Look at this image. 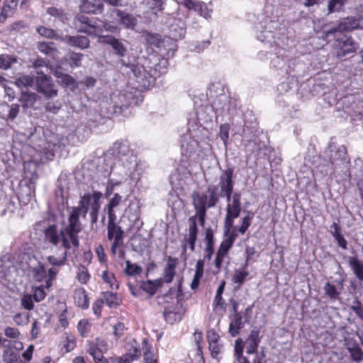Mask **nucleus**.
<instances>
[{
    "label": "nucleus",
    "mask_w": 363,
    "mask_h": 363,
    "mask_svg": "<svg viewBox=\"0 0 363 363\" xmlns=\"http://www.w3.org/2000/svg\"><path fill=\"white\" fill-rule=\"evenodd\" d=\"M75 26L79 32L86 33L89 35L99 37V42L111 47L114 54L120 57L127 54V48L124 43L111 35H103V28L91 23L89 17L79 16L75 18Z\"/></svg>",
    "instance_id": "nucleus-1"
},
{
    "label": "nucleus",
    "mask_w": 363,
    "mask_h": 363,
    "mask_svg": "<svg viewBox=\"0 0 363 363\" xmlns=\"http://www.w3.org/2000/svg\"><path fill=\"white\" fill-rule=\"evenodd\" d=\"M69 216L67 225L62 228L64 235L63 247L70 250L72 247L77 248L79 246V240L78 234L82 230V225L79 220V217H82V213L79 209L71 207L68 208Z\"/></svg>",
    "instance_id": "nucleus-2"
},
{
    "label": "nucleus",
    "mask_w": 363,
    "mask_h": 363,
    "mask_svg": "<svg viewBox=\"0 0 363 363\" xmlns=\"http://www.w3.org/2000/svg\"><path fill=\"white\" fill-rule=\"evenodd\" d=\"M103 197L102 192L96 190H92L91 192L85 193L80 197L77 206H74L79 209L82 213V218H86L89 213L91 221L92 223H96L98 221L99 212L101 208V199Z\"/></svg>",
    "instance_id": "nucleus-3"
},
{
    "label": "nucleus",
    "mask_w": 363,
    "mask_h": 363,
    "mask_svg": "<svg viewBox=\"0 0 363 363\" xmlns=\"http://www.w3.org/2000/svg\"><path fill=\"white\" fill-rule=\"evenodd\" d=\"M325 157L329 160L330 166L322 171L325 174H333L338 167L345 166L347 162V150L344 145L337 146L330 143L324 152Z\"/></svg>",
    "instance_id": "nucleus-4"
},
{
    "label": "nucleus",
    "mask_w": 363,
    "mask_h": 363,
    "mask_svg": "<svg viewBox=\"0 0 363 363\" xmlns=\"http://www.w3.org/2000/svg\"><path fill=\"white\" fill-rule=\"evenodd\" d=\"M38 178V175L35 171H28L25 168L23 178L19 183L17 193L20 201L27 203L35 196Z\"/></svg>",
    "instance_id": "nucleus-5"
},
{
    "label": "nucleus",
    "mask_w": 363,
    "mask_h": 363,
    "mask_svg": "<svg viewBox=\"0 0 363 363\" xmlns=\"http://www.w3.org/2000/svg\"><path fill=\"white\" fill-rule=\"evenodd\" d=\"M220 197L218 186L216 185L208 186L206 192L199 193L194 191L191 194L193 205H201V207L206 209L215 207Z\"/></svg>",
    "instance_id": "nucleus-6"
},
{
    "label": "nucleus",
    "mask_w": 363,
    "mask_h": 363,
    "mask_svg": "<svg viewBox=\"0 0 363 363\" xmlns=\"http://www.w3.org/2000/svg\"><path fill=\"white\" fill-rule=\"evenodd\" d=\"M162 280L156 279L154 281H140L135 280L132 281L130 279H128L127 285L131 294L134 296H139L141 290L147 292L150 295H154L157 289L162 286Z\"/></svg>",
    "instance_id": "nucleus-7"
},
{
    "label": "nucleus",
    "mask_w": 363,
    "mask_h": 363,
    "mask_svg": "<svg viewBox=\"0 0 363 363\" xmlns=\"http://www.w3.org/2000/svg\"><path fill=\"white\" fill-rule=\"evenodd\" d=\"M112 155L122 162L124 167H128L135 163V156L130 149L129 145L125 140H118L113 143L111 148Z\"/></svg>",
    "instance_id": "nucleus-8"
},
{
    "label": "nucleus",
    "mask_w": 363,
    "mask_h": 363,
    "mask_svg": "<svg viewBox=\"0 0 363 363\" xmlns=\"http://www.w3.org/2000/svg\"><path fill=\"white\" fill-rule=\"evenodd\" d=\"M333 35L335 38L333 47L338 57H343L356 52V44L351 36L346 34Z\"/></svg>",
    "instance_id": "nucleus-9"
},
{
    "label": "nucleus",
    "mask_w": 363,
    "mask_h": 363,
    "mask_svg": "<svg viewBox=\"0 0 363 363\" xmlns=\"http://www.w3.org/2000/svg\"><path fill=\"white\" fill-rule=\"evenodd\" d=\"M236 238L237 234L234 232H232L226 239L221 242L216 252V259L214 260L216 273H218L220 271L222 264L225 260H227V264L229 263L228 253L233 247Z\"/></svg>",
    "instance_id": "nucleus-10"
},
{
    "label": "nucleus",
    "mask_w": 363,
    "mask_h": 363,
    "mask_svg": "<svg viewBox=\"0 0 363 363\" xmlns=\"http://www.w3.org/2000/svg\"><path fill=\"white\" fill-rule=\"evenodd\" d=\"M37 74H39L35 79L37 91L42 94L46 99L56 96L57 95V89L52 82L51 77L39 70H37Z\"/></svg>",
    "instance_id": "nucleus-11"
},
{
    "label": "nucleus",
    "mask_w": 363,
    "mask_h": 363,
    "mask_svg": "<svg viewBox=\"0 0 363 363\" xmlns=\"http://www.w3.org/2000/svg\"><path fill=\"white\" fill-rule=\"evenodd\" d=\"M234 169L233 167H228L227 169L222 171L220 177L218 189H220V191L219 192L221 197L229 196L231 194H234L233 188H234Z\"/></svg>",
    "instance_id": "nucleus-12"
},
{
    "label": "nucleus",
    "mask_w": 363,
    "mask_h": 363,
    "mask_svg": "<svg viewBox=\"0 0 363 363\" xmlns=\"http://www.w3.org/2000/svg\"><path fill=\"white\" fill-rule=\"evenodd\" d=\"M189 234L184 236L182 244V255L185 256L186 253V247L189 245L191 252L195 250V243L197 239L198 228L196 223V216H191L189 219Z\"/></svg>",
    "instance_id": "nucleus-13"
},
{
    "label": "nucleus",
    "mask_w": 363,
    "mask_h": 363,
    "mask_svg": "<svg viewBox=\"0 0 363 363\" xmlns=\"http://www.w3.org/2000/svg\"><path fill=\"white\" fill-rule=\"evenodd\" d=\"M361 18L356 19L352 17H348L343 19L336 26L330 28L326 31L328 36L333 34H342L343 32L352 30L359 26Z\"/></svg>",
    "instance_id": "nucleus-14"
},
{
    "label": "nucleus",
    "mask_w": 363,
    "mask_h": 363,
    "mask_svg": "<svg viewBox=\"0 0 363 363\" xmlns=\"http://www.w3.org/2000/svg\"><path fill=\"white\" fill-rule=\"evenodd\" d=\"M260 341L259 331L258 330H252L247 339L245 341L243 340V347H245L246 353L251 354L259 352L258 347Z\"/></svg>",
    "instance_id": "nucleus-15"
},
{
    "label": "nucleus",
    "mask_w": 363,
    "mask_h": 363,
    "mask_svg": "<svg viewBox=\"0 0 363 363\" xmlns=\"http://www.w3.org/2000/svg\"><path fill=\"white\" fill-rule=\"evenodd\" d=\"M241 194L238 191H235L233 194H231L226 197V201L228 202L226 206V212L233 216H239L241 212Z\"/></svg>",
    "instance_id": "nucleus-16"
},
{
    "label": "nucleus",
    "mask_w": 363,
    "mask_h": 363,
    "mask_svg": "<svg viewBox=\"0 0 363 363\" xmlns=\"http://www.w3.org/2000/svg\"><path fill=\"white\" fill-rule=\"evenodd\" d=\"M185 310L180 306L167 307L163 313L164 317L167 323L174 324L182 320Z\"/></svg>",
    "instance_id": "nucleus-17"
},
{
    "label": "nucleus",
    "mask_w": 363,
    "mask_h": 363,
    "mask_svg": "<svg viewBox=\"0 0 363 363\" xmlns=\"http://www.w3.org/2000/svg\"><path fill=\"white\" fill-rule=\"evenodd\" d=\"M104 6L102 0H81L80 11L86 13H101Z\"/></svg>",
    "instance_id": "nucleus-18"
},
{
    "label": "nucleus",
    "mask_w": 363,
    "mask_h": 363,
    "mask_svg": "<svg viewBox=\"0 0 363 363\" xmlns=\"http://www.w3.org/2000/svg\"><path fill=\"white\" fill-rule=\"evenodd\" d=\"M63 230H58L56 225H50L45 230V237L47 241L51 244L57 246L60 243L63 247L62 237L64 235Z\"/></svg>",
    "instance_id": "nucleus-19"
},
{
    "label": "nucleus",
    "mask_w": 363,
    "mask_h": 363,
    "mask_svg": "<svg viewBox=\"0 0 363 363\" xmlns=\"http://www.w3.org/2000/svg\"><path fill=\"white\" fill-rule=\"evenodd\" d=\"M107 237L109 240L123 241V231L121 228L116 225V218L108 217Z\"/></svg>",
    "instance_id": "nucleus-20"
},
{
    "label": "nucleus",
    "mask_w": 363,
    "mask_h": 363,
    "mask_svg": "<svg viewBox=\"0 0 363 363\" xmlns=\"http://www.w3.org/2000/svg\"><path fill=\"white\" fill-rule=\"evenodd\" d=\"M141 355L140 350L137 347H133L130 351L120 357H112L108 359V363H131Z\"/></svg>",
    "instance_id": "nucleus-21"
},
{
    "label": "nucleus",
    "mask_w": 363,
    "mask_h": 363,
    "mask_svg": "<svg viewBox=\"0 0 363 363\" xmlns=\"http://www.w3.org/2000/svg\"><path fill=\"white\" fill-rule=\"evenodd\" d=\"M169 30L172 38L182 39L186 33L185 23L181 18H174L169 26Z\"/></svg>",
    "instance_id": "nucleus-22"
},
{
    "label": "nucleus",
    "mask_w": 363,
    "mask_h": 363,
    "mask_svg": "<svg viewBox=\"0 0 363 363\" xmlns=\"http://www.w3.org/2000/svg\"><path fill=\"white\" fill-rule=\"evenodd\" d=\"M198 142L192 138L191 133L187 132L182 136L181 139V148L183 153L190 156L193 152H195L198 147Z\"/></svg>",
    "instance_id": "nucleus-23"
},
{
    "label": "nucleus",
    "mask_w": 363,
    "mask_h": 363,
    "mask_svg": "<svg viewBox=\"0 0 363 363\" xmlns=\"http://www.w3.org/2000/svg\"><path fill=\"white\" fill-rule=\"evenodd\" d=\"M211 106L215 110V111L216 113L217 112H220V113H223L225 112L229 113L230 111V104L229 97L224 94H220L212 101Z\"/></svg>",
    "instance_id": "nucleus-24"
},
{
    "label": "nucleus",
    "mask_w": 363,
    "mask_h": 363,
    "mask_svg": "<svg viewBox=\"0 0 363 363\" xmlns=\"http://www.w3.org/2000/svg\"><path fill=\"white\" fill-rule=\"evenodd\" d=\"M19 0H4L0 11V22L4 23L15 13Z\"/></svg>",
    "instance_id": "nucleus-25"
},
{
    "label": "nucleus",
    "mask_w": 363,
    "mask_h": 363,
    "mask_svg": "<svg viewBox=\"0 0 363 363\" xmlns=\"http://www.w3.org/2000/svg\"><path fill=\"white\" fill-rule=\"evenodd\" d=\"M113 13H115L121 24L123 25L126 28L133 29L137 24V19L132 15L125 13L119 9H113Z\"/></svg>",
    "instance_id": "nucleus-26"
},
{
    "label": "nucleus",
    "mask_w": 363,
    "mask_h": 363,
    "mask_svg": "<svg viewBox=\"0 0 363 363\" xmlns=\"http://www.w3.org/2000/svg\"><path fill=\"white\" fill-rule=\"evenodd\" d=\"M243 316L240 313L233 314L231 321L229 325V333L232 337H235L240 333V330L244 327L245 323L247 320H242Z\"/></svg>",
    "instance_id": "nucleus-27"
},
{
    "label": "nucleus",
    "mask_w": 363,
    "mask_h": 363,
    "mask_svg": "<svg viewBox=\"0 0 363 363\" xmlns=\"http://www.w3.org/2000/svg\"><path fill=\"white\" fill-rule=\"evenodd\" d=\"M74 300L76 305L82 309H86L89 306V298L83 287L77 288L74 291Z\"/></svg>",
    "instance_id": "nucleus-28"
},
{
    "label": "nucleus",
    "mask_w": 363,
    "mask_h": 363,
    "mask_svg": "<svg viewBox=\"0 0 363 363\" xmlns=\"http://www.w3.org/2000/svg\"><path fill=\"white\" fill-rule=\"evenodd\" d=\"M233 363H251L243 354V340L238 338L235 342Z\"/></svg>",
    "instance_id": "nucleus-29"
},
{
    "label": "nucleus",
    "mask_w": 363,
    "mask_h": 363,
    "mask_svg": "<svg viewBox=\"0 0 363 363\" xmlns=\"http://www.w3.org/2000/svg\"><path fill=\"white\" fill-rule=\"evenodd\" d=\"M206 246L204 249V259L210 260L214 252V236L211 229L206 230L205 236Z\"/></svg>",
    "instance_id": "nucleus-30"
},
{
    "label": "nucleus",
    "mask_w": 363,
    "mask_h": 363,
    "mask_svg": "<svg viewBox=\"0 0 363 363\" xmlns=\"http://www.w3.org/2000/svg\"><path fill=\"white\" fill-rule=\"evenodd\" d=\"M67 43L72 47H77L81 49L87 48L89 46L90 41L89 38L84 35L67 36Z\"/></svg>",
    "instance_id": "nucleus-31"
},
{
    "label": "nucleus",
    "mask_w": 363,
    "mask_h": 363,
    "mask_svg": "<svg viewBox=\"0 0 363 363\" xmlns=\"http://www.w3.org/2000/svg\"><path fill=\"white\" fill-rule=\"evenodd\" d=\"M176 261V259L172 258V257L168 258L167 264L164 269L162 282L164 281L166 283H170L172 281L175 275Z\"/></svg>",
    "instance_id": "nucleus-32"
},
{
    "label": "nucleus",
    "mask_w": 363,
    "mask_h": 363,
    "mask_svg": "<svg viewBox=\"0 0 363 363\" xmlns=\"http://www.w3.org/2000/svg\"><path fill=\"white\" fill-rule=\"evenodd\" d=\"M101 299L109 308H117L121 303V299L118 296L117 294L106 291L101 294Z\"/></svg>",
    "instance_id": "nucleus-33"
},
{
    "label": "nucleus",
    "mask_w": 363,
    "mask_h": 363,
    "mask_svg": "<svg viewBox=\"0 0 363 363\" xmlns=\"http://www.w3.org/2000/svg\"><path fill=\"white\" fill-rule=\"evenodd\" d=\"M287 61L288 60L286 58L275 56L272 59L271 64L273 67L280 69L281 72L284 71L288 75H291L292 70L291 69V65H286Z\"/></svg>",
    "instance_id": "nucleus-34"
},
{
    "label": "nucleus",
    "mask_w": 363,
    "mask_h": 363,
    "mask_svg": "<svg viewBox=\"0 0 363 363\" xmlns=\"http://www.w3.org/2000/svg\"><path fill=\"white\" fill-rule=\"evenodd\" d=\"M247 267L244 265L242 268L237 269L234 272L232 277V281L238 284V287H240L249 277L250 273L247 270Z\"/></svg>",
    "instance_id": "nucleus-35"
},
{
    "label": "nucleus",
    "mask_w": 363,
    "mask_h": 363,
    "mask_svg": "<svg viewBox=\"0 0 363 363\" xmlns=\"http://www.w3.org/2000/svg\"><path fill=\"white\" fill-rule=\"evenodd\" d=\"M37 99V95L31 91H22L19 98V101L22 104L24 108L31 107L34 105Z\"/></svg>",
    "instance_id": "nucleus-36"
},
{
    "label": "nucleus",
    "mask_w": 363,
    "mask_h": 363,
    "mask_svg": "<svg viewBox=\"0 0 363 363\" xmlns=\"http://www.w3.org/2000/svg\"><path fill=\"white\" fill-rule=\"evenodd\" d=\"M122 202V196L118 193L114 194L106 206L108 217L116 218L114 208L118 206Z\"/></svg>",
    "instance_id": "nucleus-37"
},
{
    "label": "nucleus",
    "mask_w": 363,
    "mask_h": 363,
    "mask_svg": "<svg viewBox=\"0 0 363 363\" xmlns=\"http://www.w3.org/2000/svg\"><path fill=\"white\" fill-rule=\"evenodd\" d=\"M143 272V269L140 266L137 264L131 263L130 260L125 261V268L124 269V272L125 274L130 277L129 279L133 281V278L138 274H140ZM135 279L133 280V281Z\"/></svg>",
    "instance_id": "nucleus-38"
},
{
    "label": "nucleus",
    "mask_w": 363,
    "mask_h": 363,
    "mask_svg": "<svg viewBox=\"0 0 363 363\" xmlns=\"http://www.w3.org/2000/svg\"><path fill=\"white\" fill-rule=\"evenodd\" d=\"M88 353L93 357L94 363H108V359L104 357V351L97 349L89 345Z\"/></svg>",
    "instance_id": "nucleus-39"
},
{
    "label": "nucleus",
    "mask_w": 363,
    "mask_h": 363,
    "mask_svg": "<svg viewBox=\"0 0 363 363\" xmlns=\"http://www.w3.org/2000/svg\"><path fill=\"white\" fill-rule=\"evenodd\" d=\"M143 345L144 346V363H158L157 359L155 357V354L151 351V346L148 344L147 340L144 339L143 340Z\"/></svg>",
    "instance_id": "nucleus-40"
},
{
    "label": "nucleus",
    "mask_w": 363,
    "mask_h": 363,
    "mask_svg": "<svg viewBox=\"0 0 363 363\" xmlns=\"http://www.w3.org/2000/svg\"><path fill=\"white\" fill-rule=\"evenodd\" d=\"M32 274L37 281H42L47 278V270L44 264L39 263L38 266L32 269Z\"/></svg>",
    "instance_id": "nucleus-41"
},
{
    "label": "nucleus",
    "mask_w": 363,
    "mask_h": 363,
    "mask_svg": "<svg viewBox=\"0 0 363 363\" xmlns=\"http://www.w3.org/2000/svg\"><path fill=\"white\" fill-rule=\"evenodd\" d=\"M77 279L82 284H86L90 279L88 269L84 265H79L77 271Z\"/></svg>",
    "instance_id": "nucleus-42"
},
{
    "label": "nucleus",
    "mask_w": 363,
    "mask_h": 363,
    "mask_svg": "<svg viewBox=\"0 0 363 363\" xmlns=\"http://www.w3.org/2000/svg\"><path fill=\"white\" fill-rule=\"evenodd\" d=\"M16 62H17V58L15 56L5 54L0 55V69H8Z\"/></svg>",
    "instance_id": "nucleus-43"
},
{
    "label": "nucleus",
    "mask_w": 363,
    "mask_h": 363,
    "mask_svg": "<svg viewBox=\"0 0 363 363\" xmlns=\"http://www.w3.org/2000/svg\"><path fill=\"white\" fill-rule=\"evenodd\" d=\"M67 258V252L66 250L63 252L60 257L48 256L47 260L48 263L52 266L61 267L65 265Z\"/></svg>",
    "instance_id": "nucleus-44"
},
{
    "label": "nucleus",
    "mask_w": 363,
    "mask_h": 363,
    "mask_svg": "<svg viewBox=\"0 0 363 363\" xmlns=\"http://www.w3.org/2000/svg\"><path fill=\"white\" fill-rule=\"evenodd\" d=\"M254 218V213L248 211L247 214L242 218L241 225L238 229L239 233L245 234L248 228L251 225L252 220Z\"/></svg>",
    "instance_id": "nucleus-45"
},
{
    "label": "nucleus",
    "mask_w": 363,
    "mask_h": 363,
    "mask_svg": "<svg viewBox=\"0 0 363 363\" xmlns=\"http://www.w3.org/2000/svg\"><path fill=\"white\" fill-rule=\"evenodd\" d=\"M34 83V78L30 75H23L16 79L15 84L18 87L32 86Z\"/></svg>",
    "instance_id": "nucleus-46"
},
{
    "label": "nucleus",
    "mask_w": 363,
    "mask_h": 363,
    "mask_svg": "<svg viewBox=\"0 0 363 363\" xmlns=\"http://www.w3.org/2000/svg\"><path fill=\"white\" fill-rule=\"evenodd\" d=\"M325 294L331 299V300H337L339 298L340 293L337 291L335 286L330 284V282H326L324 286Z\"/></svg>",
    "instance_id": "nucleus-47"
},
{
    "label": "nucleus",
    "mask_w": 363,
    "mask_h": 363,
    "mask_svg": "<svg viewBox=\"0 0 363 363\" xmlns=\"http://www.w3.org/2000/svg\"><path fill=\"white\" fill-rule=\"evenodd\" d=\"M123 244V241L113 240L111 247V253L113 255H118V258L121 259L125 258V251L121 248Z\"/></svg>",
    "instance_id": "nucleus-48"
},
{
    "label": "nucleus",
    "mask_w": 363,
    "mask_h": 363,
    "mask_svg": "<svg viewBox=\"0 0 363 363\" xmlns=\"http://www.w3.org/2000/svg\"><path fill=\"white\" fill-rule=\"evenodd\" d=\"M195 210H196V215L194 216H196V220L198 218V220L200 223L201 225H203L205 223V219L206 216V211L207 209L205 208V207H201V205H193Z\"/></svg>",
    "instance_id": "nucleus-49"
},
{
    "label": "nucleus",
    "mask_w": 363,
    "mask_h": 363,
    "mask_svg": "<svg viewBox=\"0 0 363 363\" xmlns=\"http://www.w3.org/2000/svg\"><path fill=\"white\" fill-rule=\"evenodd\" d=\"M13 321L18 325H27L29 322V315L26 312L18 313L13 316Z\"/></svg>",
    "instance_id": "nucleus-50"
},
{
    "label": "nucleus",
    "mask_w": 363,
    "mask_h": 363,
    "mask_svg": "<svg viewBox=\"0 0 363 363\" xmlns=\"http://www.w3.org/2000/svg\"><path fill=\"white\" fill-rule=\"evenodd\" d=\"M346 0H330L328 3V11L333 13L342 9Z\"/></svg>",
    "instance_id": "nucleus-51"
},
{
    "label": "nucleus",
    "mask_w": 363,
    "mask_h": 363,
    "mask_svg": "<svg viewBox=\"0 0 363 363\" xmlns=\"http://www.w3.org/2000/svg\"><path fill=\"white\" fill-rule=\"evenodd\" d=\"M90 324L87 320L82 319L77 324V330L82 337H86L90 329Z\"/></svg>",
    "instance_id": "nucleus-52"
},
{
    "label": "nucleus",
    "mask_w": 363,
    "mask_h": 363,
    "mask_svg": "<svg viewBox=\"0 0 363 363\" xmlns=\"http://www.w3.org/2000/svg\"><path fill=\"white\" fill-rule=\"evenodd\" d=\"M46 12L49 15L57 18L61 21H64V19L65 18V14L64 13V11L61 9H58L53 6L48 7L46 10Z\"/></svg>",
    "instance_id": "nucleus-53"
},
{
    "label": "nucleus",
    "mask_w": 363,
    "mask_h": 363,
    "mask_svg": "<svg viewBox=\"0 0 363 363\" xmlns=\"http://www.w3.org/2000/svg\"><path fill=\"white\" fill-rule=\"evenodd\" d=\"M33 297L30 294H25L21 298V306L26 310H32L34 307Z\"/></svg>",
    "instance_id": "nucleus-54"
},
{
    "label": "nucleus",
    "mask_w": 363,
    "mask_h": 363,
    "mask_svg": "<svg viewBox=\"0 0 363 363\" xmlns=\"http://www.w3.org/2000/svg\"><path fill=\"white\" fill-rule=\"evenodd\" d=\"M239 216H233V214L228 213L226 212L225 220H224V228H225V233H229L230 229L233 226L234 220Z\"/></svg>",
    "instance_id": "nucleus-55"
},
{
    "label": "nucleus",
    "mask_w": 363,
    "mask_h": 363,
    "mask_svg": "<svg viewBox=\"0 0 363 363\" xmlns=\"http://www.w3.org/2000/svg\"><path fill=\"white\" fill-rule=\"evenodd\" d=\"M36 31L43 37L47 38H53L55 37V30L52 28H48L45 26H39L36 28Z\"/></svg>",
    "instance_id": "nucleus-56"
},
{
    "label": "nucleus",
    "mask_w": 363,
    "mask_h": 363,
    "mask_svg": "<svg viewBox=\"0 0 363 363\" xmlns=\"http://www.w3.org/2000/svg\"><path fill=\"white\" fill-rule=\"evenodd\" d=\"M132 71L138 79H141V80H143L144 78L147 77V71L145 70V68L142 65H136L133 66Z\"/></svg>",
    "instance_id": "nucleus-57"
},
{
    "label": "nucleus",
    "mask_w": 363,
    "mask_h": 363,
    "mask_svg": "<svg viewBox=\"0 0 363 363\" xmlns=\"http://www.w3.org/2000/svg\"><path fill=\"white\" fill-rule=\"evenodd\" d=\"M145 40L148 44L159 47L160 45L161 36L157 34L147 33Z\"/></svg>",
    "instance_id": "nucleus-58"
},
{
    "label": "nucleus",
    "mask_w": 363,
    "mask_h": 363,
    "mask_svg": "<svg viewBox=\"0 0 363 363\" xmlns=\"http://www.w3.org/2000/svg\"><path fill=\"white\" fill-rule=\"evenodd\" d=\"M83 55L81 53L72 52L69 57L70 65L72 67H80Z\"/></svg>",
    "instance_id": "nucleus-59"
},
{
    "label": "nucleus",
    "mask_w": 363,
    "mask_h": 363,
    "mask_svg": "<svg viewBox=\"0 0 363 363\" xmlns=\"http://www.w3.org/2000/svg\"><path fill=\"white\" fill-rule=\"evenodd\" d=\"M196 11L199 12V14L203 16L205 18H208L211 16V11L208 9L206 4L200 1H199L198 7Z\"/></svg>",
    "instance_id": "nucleus-60"
},
{
    "label": "nucleus",
    "mask_w": 363,
    "mask_h": 363,
    "mask_svg": "<svg viewBox=\"0 0 363 363\" xmlns=\"http://www.w3.org/2000/svg\"><path fill=\"white\" fill-rule=\"evenodd\" d=\"M229 125L228 124H223L220 128V137L223 141L224 145L226 146L229 138Z\"/></svg>",
    "instance_id": "nucleus-61"
},
{
    "label": "nucleus",
    "mask_w": 363,
    "mask_h": 363,
    "mask_svg": "<svg viewBox=\"0 0 363 363\" xmlns=\"http://www.w3.org/2000/svg\"><path fill=\"white\" fill-rule=\"evenodd\" d=\"M349 352L350 354L351 359L353 361L359 362L363 359V352L359 345L355 348L352 349Z\"/></svg>",
    "instance_id": "nucleus-62"
},
{
    "label": "nucleus",
    "mask_w": 363,
    "mask_h": 363,
    "mask_svg": "<svg viewBox=\"0 0 363 363\" xmlns=\"http://www.w3.org/2000/svg\"><path fill=\"white\" fill-rule=\"evenodd\" d=\"M32 297L37 302H40L42 300H43L45 297V292L43 287H36L33 291V294Z\"/></svg>",
    "instance_id": "nucleus-63"
},
{
    "label": "nucleus",
    "mask_w": 363,
    "mask_h": 363,
    "mask_svg": "<svg viewBox=\"0 0 363 363\" xmlns=\"http://www.w3.org/2000/svg\"><path fill=\"white\" fill-rule=\"evenodd\" d=\"M351 309L359 318L363 319V307L359 301L356 300L354 302L353 305L351 306Z\"/></svg>",
    "instance_id": "nucleus-64"
}]
</instances>
